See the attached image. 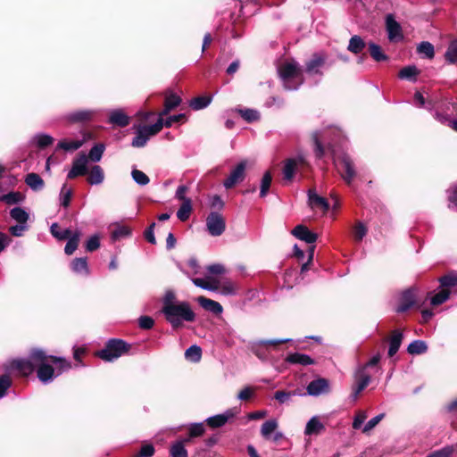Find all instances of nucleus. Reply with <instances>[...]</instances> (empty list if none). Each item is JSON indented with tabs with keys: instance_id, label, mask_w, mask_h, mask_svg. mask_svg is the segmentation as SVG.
<instances>
[{
	"instance_id": "nucleus-1",
	"label": "nucleus",
	"mask_w": 457,
	"mask_h": 457,
	"mask_svg": "<svg viewBox=\"0 0 457 457\" xmlns=\"http://www.w3.org/2000/svg\"><path fill=\"white\" fill-rule=\"evenodd\" d=\"M9 368L21 377H29L37 371V378L47 384L54 377L71 369V363L62 357L49 355L43 349L32 348L27 358L12 360Z\"/></svg>"
},
{
	"instance_id": "nucleus-2",
	"label": "nucleus",
	"mask_w": 457,
	"mask_h": 457,
	"mask_svg": "<svg viewBox=\"0 0 457 457\" xmlns=\"http://www.w3.org/2000/svg\"><path fill=\"white\" fill-rule=\"evenodd\" d=\"M278 73L286 90H297L305 81L303 69L295 61L282 63Z\"/></svg>"
},
{
	"instance_id": "nucleus-3",
	"label": "nucleus",
	"mask_w": 457,
	"mask_h": 457,
	"mask_svg": "<svg viewBox=\"0 0 457 457\" xmlns=\"http://www.w3.org/2000/svg\"><path fill=\"white\" fill-rule=\"evenodd\" d=\"M162 314L173 329L181 328L184 321L194 322L195 320V313L192 310L190 303L187 301L175 303L163 312Z\"/></svg>"
},
{
	"instance_id": "nucleus-4",
	"label": "nucleus",
	"mask_w": 457,
	"mask_h": 457,
	"mask_svg": "<svg viewBox=\"0 0 457 457\" xmlns=\"http://www.w3.org/2000/svg\"><path fill=\"white\" fill-rule=\"evenodd\" d=\"M131 345L119 338H111L102 350L96 353V355L105 361H112L115 359L128 353Z\"/></svg>"
},
{
	"instance_id": "nucleus-5",
	"label": "nucleus",
	"mask_w": 457,
	"mask_h": 457,
	"mask_svg": "<svg viewBox=\"0 0 457 457\" xmlns=\"http://www.w3.org/2000/svg\"><path fill=\"white\" fill-rule=\"evenodd\" d=\"M163 128V119L158 118L157 121L153 125H134L136 136L132 139L131 145L133 147H144L149 138L157 135Z\"/></svg>"
},
{
	"instance_id": "nucleus-6",
	"label": "nucleus",
	"mask_w": 457,
	"mask_h": 457,
	"mask_svg": "<svg viewBox=\"0 0 457 457\" xmlns=\"http://www.w3.org/2000/svg\"><path fill=\"white\" fill-rule=\"evenodd\" d=\"M337 167V171L343 180L348 185H352L353 179L357 176L355 164L353 159L347 154H342L335 161Z\"/></svg>"
},
{
	"instance_id": "nucleus-7",
	"label": "nucleus",
	"mask_w": 457,
	"mask_h": 457,
	"mask_svg": "<svg viewBox=\"0 0 457 457\" xmlns=\"http://www.w3.org/2000/svg\"><path fill=\"white\" fill-rule=\"evenodd\" d=\"M421 304L417 299V289L411 287L402 293L395 311L398 313H403L412 307L420 308Z\"/></svg>"
},
{
	"instance_id": "nucleus-8",
	"label": "nucleus",
	"mask_w": 457,
	"mask_h": 457,
	"mask_svg": "<svg viewBox=\"0 0 457 457\" xmlns=\"http://www.w3.org/2000/svg\"><path fill=\"white\" fill-rule=\"evenodd\" d=\"M247 161L238 162L230 171L228 177L223 181L226 189H231L238 183L244 181L246 176Z\"/></svg>"
},
{
	"instance_id": "nucleus-9",
	"label": "nucleus",
	"mask_w": 457,
	"mask_h": 457,
	"mask_svg": "<svg viewBox=\"0 0 457 457\" xmlns=\"http://www.w3.org/2000/svg\"><path fill=\"white\" fill-rule=\"evenodd\" d=\"M206 227L209 234L212 237H219L226 229L225 219L217 212H212L206 218Z\"/></svg>"
},
{
	"instance_id": "nucleus-10",
	"label": "nucleus",
	"mask_w": 457,
	"mask_h": 457,
	"mask_svg": "<svg viewBox=\"0 0 457 457\" xmlns=\"http://www.w3.org/2000/svg\"><path fill=\"white\" fill-rule=\"evenodd\" d=\"M327 62V54L324 52L312 54L310 60L305 62V72L310 76H323L321 68Z\"/></svg>"
},
{
	"instance_id": "nucleus-11",
	"label": "nucleus",
	"mask_w": 457,
	"mask_h": 457,
	"mask_svg": "<svg viewBox=\"0 0 457 457\" xmlns=\"http://www.w3.org/2000/svg\"><path fill=\"white\" fill-rule=\"evenodd\" d=\"M354 383L353 385L352 395L354 399L368 386L370 382L371 376L363 370V368H358L354 372Z\"/></svg>"
},
{
	"instance_id": "nucleus-12",
	"label": "nucleus",
	"mask_w": 457,
	"mask_h": 457,
	"mask_svg": "<svg viewBox=\"0 0 457 457\" xmlns=\"http://www.w3.org/2000/svg\"><path fill=\"white\" fill-rule=\"evenodd\" d=\"M87 173V157L85 154L81 153L73 160L71 169L67 174V179H74L79 176H85Z\"/></svg>"
},
{
	"instance_id": "nucleus-13",
	"label": "nucleus",
	"mask_w": 457,
	"mask_h": 457,
	"mask_svg": "<svg viewBox=\"0 0 457 457\" xmlns=\"http://www.w3.org/2000/svg\"><path fill=\"white\" fill-rule=\"evenodd\" d=\"M386 29L389 41H399L403 38L402 27L392 13L386 16Z\"/></svg>"
},
{
	"instance_id": "nucleus-14",
	"label": "nucleus",
	"mask_w": 457,
	"mask_h": 457,
	"mask_svg": "<svg viewBox=\"0 0 457 457\" xmlns=\"http://www.w3.org/2000/svg\"><path fill=\"white\" fill-rule=\"evenodd\" d=\"M96 112L93 110H77L66 115V120L71 124H86L90 122Z\"/></svg>"
},
{
	"instance_id": "nucleus-15",
	"label": "nucleus",
	"mask_w": 457,
	"mask_h": 457,
	"mask_svg": "<svg viewBox=\"0 0 457 457\" xmlns=\"http://www.w3.org/2000/svg\"><path fill=\"white\" fill-rule=\"evenodd\" d=\"M307 393L312 396H318L321 394L330 392L329 381L324 378H319L311 381L307 386Z\"/></svg>"
},
{
	"instance_id": "nucleus-16",
	"label": "nucleus",
	"mask_w": 457,
	"mask_h": 457,
	"mask_svg": "<svg viewBox=\"0 0 457 457\" xmlns=\"http://www.w3.org/2000/svg\"><path fill=\"white\" fill-rule=\"evenodd\" d=\"M386 340L389 343L387 355L389 358H392L397 353L402 345V342L403 340V334L400 329H395L391 331Z\"/></svg>"
},
{
	"instance_id": "nucleus-17",
	"label": "nucleus",
	"mask_w": 457,
	"mask_h": 457,
	"mask_svg": "<svg viewBox=\"0 0 457 457\" xmlns=\"http://www.w3.org/2000/svg\"><path fill=\"white\" fill-rule=\"evenodd\" d=\"M308 203L311 208L320 209L323 212H327L329 209L328 200L317 195L315 188H310L308 190Z\"/></svg>"
},
{
	"instance_id": "nucleus-18",
	"label": "nucleus",
	"mask_w": 457,
	"mask_h": 457,
	"mask_svg": "<svg viewBox=\"0 0 457 457\" xmlns=\"http://www.w3.org/2000/svg\"><path fill=\"white\" fill-rule=\"evenodd\" d=\"M181 97L177 94L172 92H166L164 99V108L162 112H159V118L162 119L163 116L168 115L170 112L178 107L181 104Z\"/></svg>"
},
{
	"instance_id": "nucleus-19",
	"label": "nucleus",
	"mask_w": 457,
	"mask_h": 457,
	"mask_svg": "<svg viewBox=\"0 0 457 457\" xmlns=\"http://www.w3.org/2000/svg\"><path fill=\"white\" fill-rule=\"evenodd\" d=\"M292 234L298 239L304 241L308 244H313L318 238V235L311 231L304 225H297L292 230Z\"/></svg>"
},
{
	"instance_id": "nucleus-20",
	"label": "nucleus",
	"mask_w": 457,
	"mask_h": 457,
	"mask_svg": "<svg viewBox=\"0 0 457 457\" xmlns=\"http://www.w3.org/2000/svg\"><path fill=\"white\" fill-rule=\"evenodd\" d=\"M199 305L205 311L210 312L215 315H219L222 312L223 308L221 304L214 300L209 299L205 296H198L196 299Z\"/></svg>"
},
{
	"instance_id": "nucleus-21",
	"label": "nucleus",
	"mask_w": 457,
	"mask_h": 457,
	"mask_svg": "<svg viewBox=\"0 0 457 457\" xmlns=\"http://www.w3.org/2000/svg\"><path fill=\"white\" fill-rule=\"evenodd\" d=\"M108 122L120 127L124 128L130 122V118L120 109L111 112L108 119Z\"/></svg>"
},
{
	"instance_id": "nucleus-22",
	"label": "nucleus",
	"mask_w": 457,
	"mask_h": 457,
	"mask_svg": "<svg viewBox=\"0 0 457 457\" xmlns=\"http://www.w3.org/2000/svg\"><path fill=\"white\" fill-rule=\"evenodd\" d=\"M233 417V411L231 410H228L225 413L208 418L206 420V424L212 428H221L228 422L229 419Z\"/></svg>"
},
{
	"instance_id": "nucleus-23",
	"label": "nucleus",
	"mask_w": 457,
	"mask_h": 457,
	"mask_svg": "<svg viewBox=\"0 0 457 457\" xmlns=\"http://www.w3.org/2000/svg\"><path fill=\"white\" fill-rule=\"evenodd\" d=\"M303 163V159L290 158L286 160L283 167L284 179L287 180H292L295 176V170L299 164Z\"/></svg>"
},
{
	"instance_id": "nucleus-24",
	"label": "nucleus",
	"mask_w": 457,
	"mask_h": 457,
	"mask_svg": "<svg viewBox=\"0 0 457 457\" xmlns=\"http://www.w3.org/2000/svg\"><path fill=\"white\" fill-rule=\"evenodd\" d=\"M87 175V182L89 185H100L104 180V171L99 165H93Z\"/></svg>"
},
{
	"instance_id": "nucleus-25",
	"label": "nucleus",
	"mask_w": 457,
	"mask_h": 457,
	"mask_svg": "<svg viewBox=\"0 0 457 457\" xmlns=\"http://www.w3.org/2000/svg\"><path fill=\"white\" fill-rule=\"evenodd\" d=\"M285 361L291 364H300L303 366L312 365L315 363V361L311 356L299 353L288 354Z\"/></svg>"
},
{
	"instance_id": "nucleus-26",
	"label": "nucleus",
	"mask_w": 457,
	"mask_h": 457,
	"mask_svg": "<svg viewBox=\"0 0 457 457\" xmlns=\"http://www.w3.org/2000/svg\"><path fill=\"white\" fill-rule=\"evenodd\" d=\"M24 181L28 187L36 192L42 190L46 185L44 179L35 172L27 174Z\"/></svg>"
},
{
	"instance_id": "nucleus-27",
	"label": "nucleus",
	"mask_w": 457,
	"mask_h": 457,
	"mask_svg": "<svg viewBox=\"0 0 457 457\" xmlns=\"http://www.w3.org/2000/svg\"><path fill=\"white\" fill-rule=\"evenodd\" d=\"M71 269L77 274L87 276L89 274V268L87 257L73 259L71 262Z\"/></svg>"
},
{
	"instance_id": "nucleus-28",
	"label": "nucleus",
	"mask_w": 457,
	"mask_h": 457,
	"mask_svg": "<svg viewBox=\"0 0 457 457\" xmlns=\"http://www.w3.org/2000/svg\"><path fill=\"white\" fill-rule=\"evenodd\" d=\"M420 73V71L415 65H408L399 71L398 78L415 82Z\"/></svg>"
},
{
	"instance_id": "nucleus-29",
	"label": "nucleus",
	"mask_w": 457,
	"mask_h": 457,
	"mask_svg": "<svg viewBox=\"0 0 457 457\" xmlns=\"http://www.w3.org/2000/svg\"><path fill=\"white\" fill-rule=\"evenodd\" d=\"M81 237V232L79 230H75L71 236L68 238V242L64 247V253L67 255H71L78 248L79 240Z\"/></svg>"
},
{
	"instance_id": "nucleus-30",
	"label": "nucleus",
	"mask_w": 457,
	"mask_h": 457,
	"mask_svg": "<svg viewBox=\"0 0 457 457\" xmlns=\"http://www.w3.org/2000/svg\"><path fill=\"white\" fill-rule=\"evenodd\" d=\"M324 429L325 427L319 419L312 417L306 424L304 434L307 436L318 435Z\"/></svg>"
},
{
	"instance_id": "nucleus-31",
	"label": "nucleus",
	"mask_w": 457,
	"mask_h": 457,
	"mask_svg": "<svg viewBox=\"0 0 457 457\" xmlns=\"http://www.w3.org/2000/svg\"><path fill=\"white\" fill-rule=\"evenodd\" d=\"M365 46L364 40L360 36L354 35L349 40L347 50L354 54H358L363 51Z\"/></svg>"
},
{
	"instance_id": "nucleus-32",
	"label": "nucleus",
	"mask_w": 457,
	"mask_h": 457,
	"mask_svg": "<svg viewBox=\"0 0 457 457\" xmlns=\"http://www.w3.org/2000/svg\"><path fill=\"white\" fill-rule=\"evenodd\" d=\"M369 52L372 59L376 62H383L389 59L383 52L381 46L373 42L369 43Z\"/></svg>"
},
{
	"instance_id": "nucleus-33",
	"label": "nucleus",
	"mask_w": 457,
	"mask_h": 457,
	"mask_svg": "<svg viewBox=\"0 0 457 457\" xmlns=\"http://www.w3.org/2000/svg\"><path fill=\"white\" fill-rule=\"evenodd\" d=\"M192 211V201L185 200V202H182L177 212V217L180 221H187L189 219Z\"/></svg>"
},
{
	"instance_id": "nucleus-34",
	"label": "nucleus",
	"mask_w": 457,
	"mask_h": 457,
	"mask_svg": "<svg viewBox=\"0 0 457 457\" xmlns=\"http://www.w3.org/2000/svg\"><path fill=\"white\" fill-rule=\"evenodd\" d=\"M427 351L428 345L422 340H414L407 347L408 353L411 355L422 354Z\"/></svg>"
},
{
	"instance_id": "nucleus-35",
	"label": "nucleus",
	"mask_w": 457,
	"mask_h": 457,
	"mask_svg": "<svg viewBox=\"0 0 457 457\" xmlns=\"http://www.w3.org/2000/svg\"><path fill=\"white\" fill-rule=\"evenodd\" d=\"M10 216L12 219H13L15 221L18 222V224H26L29 220V213L21 207H14L10 212Z\"/></svg>"
},
{
	"instance_id": "nucleus-36",
	"label": "nucleus",
	"mask_w": 457,
	"mask_h": 457,
	"mask_svg": "<svg viewBox=\"0 0 457 457\" xmlns=\"http://www.w3.org/2000/svg\"><path fill=\"white\" fill-rule=\"evenodd\" d=\"M212 102V96H200L194 97L189 104V106L193 110H201L205 107H207Z\"/></svg>"
},
{
	"instance_id": "nucleus-37",
	"label": "nucleus",
	"mask_w": 457,
	"mask_h": 457,
	"mask_svg": "<svg viewBox=\"0 0 457 457\" xmlns=\"http://www.w3.org/2000/svg\"><path fill=\"white\" fill-rule=\"evenodd\" d=\"M170 457H187L188 453L184 446V441H176L170 447Z\"/></svg>"
},
{
	"instance_id": "nucleus-38",
	"label": "nucleus",
	"mask_w": 457,
	"mask_h": 457,
	"mask_svg": "<svg viewBox=\"0 0 457 457\" xmlns=\"http://www.w3.org/2000/svg\"><path fill=\"white\" fill-rule=\"evenodd\" d=\"M445 59L449 64H457V40L450 42L445 53Z\"/></svg>"
},
{
	"instance_id": "nucleus-39",
	"label": "nucleus",
	"mask_w": 457,
	"mask_h": 457,
	"mask_svg": "<svg viewBox=\"0 0 457 457\" xmlns=\"http://www.w3.org/2000/svg\"><path fill=\"white\" fill-rule=\"evenodd\" d=\"M105 150V146L102 143L96 144L87 155V161L90 160L94 162H97L102 159L103 154Z\"/></svg>"
},
{
	"instance_id": "nucleus-40",
	"label": "nucleus",
	"mask_w": 457,
	"mask_h": 457,
	"mask_svg": "<svg viewBox=\"0 0 457 457\" xmlns=\"http://www.w3.org/2000/svg\"><path fill=\"white\" fill-rule=\"evenodd\" d=\"M50 231H51V234L53 235V237L57 238L58 240H66L73 233L69 228H65V229L62 230L61 227L58 225V223H53L50 228Z\"/></svg>"
},
{
	"instance_id": "nucleus-41",
	"label": "nucleus",
	"mask_w": 457,
	"mask_h": 457,
	"mask_svg": "<svg viewBox=\"0 0 457 457\" xmlns=\"http://www.w3.org/2000/svg\"><path fill=\"white\" fill-rule=\"evenodd\" d=\"M417 52L428 59H433L435 56L434 46L428 41H422L417 46Z\"/></svg>"
},
{
	"instance_id": "nucleus-42",
	"label": "nucleus",
	"mask_w": 457,
	"mask_h": 457,
	"mask_svg": "<svg viewBox=\"0 0 457 457\" xmlns=\"http://www.w3.org/2000/svg\"><path fill=\"white\" fill-rule=\"evenodd\" d=\"M83 141L80 140H62L57 144L56 150L62 149L67 152L75 151L80 148L83 145Z\"/></svg>"
},
{
	"instance_id": "nucleus-43",
	"label": "nucleus",
	"mask_w": 457,
	"mask_h": 457,
	"mask_svg": "<svg viewBox=\"0 0 457 457\" xmlns=\"http://www.w3.org/2000/svg\"><path fill=\"white\" fill-rule=\"evenodd\" d=\"M24 196L20 192H9L0 196V200L6 203L7 204H15L22 202Z\"/></svg>"
},
{
	"instance_id": "nucleus-44",
	"label": "nucleus",
	"mask_w": 457,
	"mask_h": 457,
	"mask_svg": "<svg viewBox=\"0 0 457 457\" xmlns=\"http://www.w3.org/2000/svg\"><path fill=\"white\" fill-rule=\"evenodd\" d=\"M179 302L180 301L177 300L176 295L172 290H167L162 299V312H165L170 307Z\"/></svg>"
},
{
	"instance_id": "nucleus-45",
	"label": "nucleus",
	"mask_w": 457,
	"mask_h": 457,
	"mask_svg": "<svg viewBox=\"0 0 457 457\" xmlns=\"http://www.w3.org/2000/svg\"><path fill=\"white\" fill-rule=\"evenodd\" d=\"M272 182V175L270 171H266L261 181V188H260V196L265 197L269 192V189L270 187Z\"/></svg>"
},
{
	"instance_id": "nucleus-46",
	"label": "nucleus",
	"mask_w": 457,
	"mask_h": 457,
	"mask_svg": "<svg viewBox=\"0 0 457 457\" xmlns=\"http://www.w3.org/2000/svg\"><path fill=\"white\" fill-rule=\"evenodd\" d=\"M185 357L191 360L192 361L197 362L202 358V349L200 346L195 345H191L185 352Z\"/></svg>"
},
{
	"instance_id": "nucleus-47",
	"label": "nucleus",
	"mask_w": 457,
	"mask_h": 457,
	"mask_svg": "<svg viewBox=\"0 0 457 457\" xmlns=\"http://www.w3.org/2000/svg\"><path fill=\"white\" fill-rule=\"evenodd\" d=\"M131 235V229L128 226H117L112 231V240H119L120 238L128 237Z\"/></svg>"
},
{
	"instance_id": "nucleus-48",
	"label": "nucleus",
	"mask_w": 457,
	"mask_h": 457,
	"mask_svg": "<svg viewBox=\"0 0 457 457\" xmlns=\"http://www.w3.org/2000/svg\"><path fill=\"white\" fill-rule=\"evenodd\" d=\"M449 296L450 290L447 288H443L441 291L432 296L430 303L432 305L437 306L444 303L449 298Z\"/></svg>"
},
{
	"instance_id": "nucleus-49",
	"label": "nucleus",
	"mask_w": 457,
	"mask_h": 457,
	"mask_svg": "<svg viewBox=\"0 0 457 457\" xmlns=\"http://www.w3.org/2000/svg\"><path fill=\"white\" fill-rule=\"evenodd\" d=\"M278 428V422L275 420H266L261 428V434L263 437L268 438Z\"/></svg>"
},
{
	"instance_id": "nucleus-50",
	"label": "nucleus",
	"mask_w": 457,
	"mask_h": 457,
	"mask_svg": "<svg viewBox=\"0 0 457 457\" xmlns=\"http://www.w3.org/2000/svg\"><path fill=\"white\" fill-rule=\"evenodd\" d=\"M73 191L71 188H67V184H63L61 189V204L67 208L71 204Z\"/></svg>"
},
{
	"instance_id": "nucleus-51",
	"label": "nucleus",
	"mask_w": 457,
	"mask_h": 457,
	"mask_svg": "<svg viewBox=\"0 0 457 457\" xmlns=\"http://www.w3.org/2000/svg\"><path fill=\"white\" fill-rule=\"evenodd\" d=\"M440 286L443 288H447L455 287L457 285V275L456 274H446L441 278H439Z\"/></svg>"
},
{
	"instance_id": "nucleus-52",
	"label": "nucleus",
	"mask_w": 457,
	"mask_h": 457,
	"mask_svg": "<svg viewBox=\"0 0 457 457\" xmlns=\"http://www.w3.org/2000/svg\"><path fill=\"white\" fill-rule=\"evenodd\" d=\"M367 234V228L365 225L358 221L353 228V236L355 241L361 242Z\"/></svg>"
},
{
	"instance_id": "nucleus-53",
	"label": "nucleus",
	"mask_w": 457,
	"mask_h": 457,
	"mask_svg": "<svg viewBox=\"0 0 457 457\" xmlns=\"http://www.w3.org/2000/svg\"><path fill=\"white\" fill-rule=\"evenodd\" d=\"M241 117L247 122H253L260 119V113L256 110L244 109L238 111Z\"/></svg>"
},
{
	"instance_id": "nucleus-54",
	"label": "nucleus",
	"mask_w": 457,
	"mask_h": 457,
	"mask_svg": "<svg viewBox=\"0 0 457 457\" xmlns=\"http://www.w3.org/2000/svg\"><path fill=\"white\" fill-rule=\"evenodd\" d=\"M205 428L203 423H193L188 428L189 438L198 437L204 434Z\"/></svg>"
},
{
	"instance_id": "nucleus-55",
	"label": "nucleus",
	"mask_w": 457,
	"mask_h": 457,
	"mask_svg": "<svg viewBox=\"0 0 457 457\" xmlns=\"http://www.w3.org/2000/svg\"><path fill=\"white\" fill-rule=\"evenodd\" d=\"M12 381L9 375L3 374L0 376V398L6 395L7 390L11 387Z\"/></svg>"
},
{
	"instance_id": "nucleus-56",
	"label": "nucleus",
	"mask_w": 457,
	"mask_h": 457,
	"mask_svg": "<svg viewBox=\"0 0 457 457\" xmlns=\"http://www.w3.org/2000/svg\"><path fill=\"white\" fill-rule=\"evenodd\" d=\"M131 175L133 179L140 186H145L150 181L148 176L139 170H133Z\"/></svg>"
},
{
	"instance_id": "nucleus-57",
	"label": "nucleus",
	"mask_w": 457,
	"mask_h": 457,
	"mask_svg": "<svg viewBox=\"0 0 457 457\" xmlns=\"http://www.w3.org/2000/svg\"><path fill=\"white\" fill-rule=\"evenodd\" d=\"M54 143V137L46 134H39L37 136V145L40 149H44Z\"/></svg>"
},
{
	"instance_id": "nucleus-58",
	"label": "nucleus",
	"mask_w": 457,
	"mask_h": 457,
	"mask_svg": "<svg viewBox=\"0 0 457 457\" xmlns=\"http://www.w3.org/2000/svg\"><path fill=\"white\" fill-rule=\"evenodd\" d=\"M312 141H313V144H314V154H315V156L319 159H321L324 154H325V148L324 146L322 145L319 137H318V134L315 133L312 135Z\"/></svg>"
},
{
	"instance_id": "nucleus-59",
	"label": "nucleus",
	"mask_w": 457,
	"mask_h": 457,
	"mask_svg": "<svg viewBox=\"0 0 457 457\" xmlns=\"http://www.w3.org/2000/svg\"><path fill=\"white\" fill-rule=\"evenodd\" d=\"M86 250L87 252H95L100 247V237L97 235L92 236L87 242H86Z\"/></svg>"
},
{
	"instance_id": "nucleus-60",
	"label": "nucleus",
	"mask_w": 457,
	"mask_h": 457,
	"mask_svg": "<svg viewBox=\"0 0 457 457\" xmlns=\"http://www.w3.org/2000/svg\"><path fill=\"white\" fill-rule=\"evenodd\" d=\"M187 120V116L184 113L172 115L163 120V127L170 128L176 122H181Z\"/></svg>"
},
{
	"instance_id": "nucleus-61",
	"label": "nucleus",
	"mask_w": 457,
	"mask_h": 457,
	"mask_svg": "<svg viewBox=\"0 0 457 457\" xmlns=\"http://www.w3.org/2000/svg\"><path fill=\"white\" fill-rule=\"evenodd\" d=\"M154 325V320L150 316H140L138 319V326L142 329H151Z\"/></svg>"
},
{
	"instance_id": "nucleus-62",
	"label": "nucleus",
	"mask_w": 457,
	"mask_h": 457,
	"mask_svg": "<svg viewBox=\"0 0 457 457\" xmlns=\"http://www.w3.org/2000/svg\"><path fill=\"white\" fill-rule=\"evenodd\" d=\"M29 229L26 224H17L9 228V232L13 237H22L24 232Z\"/></svg>"
},
{
	"instance_id": "nucleus-63",
	"label": "nucleus",
	"mask_w": 457,
	"mask_h": 457,
	"mask_svg": "<svg viewBox=\"0 0 457 457\" xmlns=\"http://www.w3.org/2000/svg\"><path fill=\"white\" fill-rule=\"evenodd\" d=\"M453 452V447L446 446V447H444L438 451H436V452L430 453L427 457H450L452 455Z\"/></svg>"
},
{
	"instance_id": "nucleus-64",
	"label": "nucleus",
	"mask_w": 457,
	"mask_h": 457,
	"mask_svg": "<svg viewBox=\"0 0 457 457\" xmlns=\"http://www.w3.org/2000/svg\"><path fill=\"white\" fill-rule=\"evenodd\" d=\"M448 411L452 414V418H453V420H452V427L455 429H457V400L452 402L448 407Z\"/></svg>"
}]
</instances>
